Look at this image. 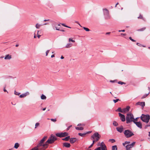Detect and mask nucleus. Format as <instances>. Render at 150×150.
<instances>
[{
  "label": "nucleus",
  "instance_id": "obj_23",
  "mask_svg": "<svg viewBox=\"0 0 150 150\" xmlns=\"http://www.w3.org/2000/svg\"><path fill=\"white\" fill-rule=\"evenodd\" d=\"M116 111H118L123 113L122 109V110L120 107H119L117 110H116Z\"/></svg>",
  "mask_w": 150,
  "mask_h": 150
},
{
  "label": "nucleus",
  "instance_id": "obj_2",
  "mask_svg": "<svg viewBox=\"0 0 150 150\" xmlns=\"http://www.w3.org/2000/svg\"><path fill=\"white\" fill-rule=\"evenodd\" d=\"M140 118L142 120L143 122L148 123L150 119V116L148 114L145 115L142 114Z\"/></svg>",
  "mask_w": 150,
  "mask_h": 150
},
{
  "label": "nucleus",
  "instance_id": "obj_17",
  "mask_svg": "<svg viewBox=\"0 0 150 150\" xmlns=\"http://www.w3.org/2000/svg\"><path fill=\"white\" fill-rule=\"evenodd\" d=\"M100 146L101 147L102 150H106V147L104 144H100Z\"/></svg>",
  "mask_w": 150,
  "mask_h": 150
},
{
  "label": "nucleus",
  "instance_id": "obj_41",
  "mask_svg": "<svg viewBox=\"0 0 150 150\" xmlns=\"http://www.w3.org/2000/svg\"><path fill=\"white\" fill-rule=\"evenodd\" d=\"M57 25L58 26H60V25L59 24H57V23H53L52 24V26L53 27H54L55 26H56V25Z\"/></svg>",
  "mask_w": 150,
  "mask_h": 150
},
{
  "label": "nucleus",
  "instance_id": "obj_43",
  "mask_svg": "<svg viewBox=\"0 0 150 150\" xmlns=\"http://www.w3.org/2000/svg\"><path fill=\"white\" fill-rule=\"evenodd\" d=\"M129 39L130 40H131L132 41V42H135V41H135V40H134V39H132V38L131 37H130L129 38Z\"/></svg>",
  "mask_w": 150,
  "mask_h": 150
},
{
  "label": "nucleus",
  "instance_id": "obj_22",
  "mask_svg": "<svg viewBox=\"0 0 150 150\" xmlns=\"http://www.w3.org/2000/svg\"><path fill=\"white\" fill-rule=\"evenodd\" d=\"M75 129L77 130H82L83 129V128L82 127H76Z\"/></svg>",
  "mask_w": 150,
  "mask_h": 150
},
{
  "label": "nucleus",
  "instance_id": "obj_7",
  "mask_svg": "<svg viewBox=\"0 0 150 150\" xmlns=\"http://www.w3.org/2000/svg\"><path fill=\"white\" fill-rule=\"evenodd\" d=\"M133 122L140 129L142 128V124L140 122H136L134 121H133Z\"/></svg>",
  "mask_w": 150,
  "mask_h": 150
},
{
  "label": "nucleus",
  "instance_id": "obj_59",
  "mask_svg": "<svg viewBox=\"0 0 150 150\" xmlns=\"http://www.w3.org/2000/svg\"><path fill=\"white\" fill-rule=\"evenodd\" d=\"M91 131H88V132L86 133H86V134H89V133H91Z\"/></svg>",
  "mask_w": 150,
  "mask_h": 150
},
{
  "label": "nucleus",
  "instance_id": "obj_48",
  "mask_svg": "<svg viewBox=\"0 0 150 150\" xmlns=\"http://www.w3.org/2000/svg\"><path fill=\"white\" fill-rule=\"evenodd\" d=\"M94 150H101V149L100 147H98L95 149Z\"/></svg>",
  "mask_w": 150,
  "mask_h": 150
},
{
  "label": "nucleus",
  "instance_id": "obj_5",
  "mask_svg": "<svg viewBox=\"0 0 150 150\" xmlns=\"http://www.w3.org/2000/svg\"><path fill=\"white\" fill-rule=\"evenodd\" d=\"M103 10L105 18L107 19H110V16L109 15V11L106 8H103Z\"/></svg>",
  "mask_w": 150,
  "mask_h": 150
},
{
  "label": "nucleus",
  "instance_id": "obj_49",
  "mask_svg": "<svg viewBox=\"0 0 150 150\" xmlns=\"http://www.w3.org/2000/svg\"><path fill=\"white\" fill-rule=\"evenodd\" d=\"M125 30H118V31L119 32H125Z\"/></svg>",
  "mask_w": 150,
  "mask_h": 150
},
{
  "label": "nucleus",
  "instance_id": "obj_16",
  "mask_svg": "<svg viewBox=\"0 0 150 150\" xmlns=\"http://www.w3.org/2000/svg\"><path fill=\"white\" fill-rule=\"evenodd\" d=\"M63 146H64L67 148H69L71 146V145L69 143L67 142L64 143L63 144Z\"/></svg>",
  "mask_w": 150,
  "mask_h": 150
},
{
  "label": "nucleus",
  "instance_id": "obj_10",
  "mask_svg": "<svg viewBox=\"0 0 150 150\" xmlns=\"http://www.w3.org/2000/svg\"><path fill=\"white\" fill-rule=\"evenodd\" d=\"M96 139L95 140L96 142L98 141L100 138L101 136L98 132H96V135H95Z\"/></svg>",
  "mask_w": 150,
  "mask_h": 150
},
{
  "label": "nucleus",
  "instance_id": "obj_31",
  "mask_svg": "<svg viewBox=\"0 0 150 150\" xmlns=\"http://www.w3.org/2000/svg\"><path fill=\"white\" fill-rule=\"evenodd\" d=\"M41 25H40L38 23H37L35 27L37 29H38L40 27Z\"/></svg>",
  "mask_w": 150,
  "mask_h": 150
},
{
  "label": "nucleus",
  "instance_id": "obj_12",
  "mask_svg": "<svg viewBox=\"0 0 150 150\" xmlns=\"http://www.w3.org/2000/svg\"><path fill=\"white\" fill-rule=\"evenodd\" d=\"M123 129V127L122 126H121L120 127H118L116 128L117 131L120 133H121L122 132Z\"/></svg>",
  "mask_w": 150,
  "mask_h": 150
},
{
  "label": "nucleus",
  "instance_id": "obj_38",
  "mask_svg": "<svg viewBox=\"0 0 150 150\" xmlns=\"http://www.w3.org/2000/svg\"><path fill=\"white\" fill-rule=\"evenodd\" d=\"M40 125L38 122L36 123L35 124V128H36Z\"/></svg>",
  "mask_w": 150,
  "mask_h": 150
},
{
  "label": "nucleus",
  "instance_id": "obj_21",
  "mask_svg": "<svg viewBox=\"0 0 150 150\" xmlns=\"http://www.w3.org/2000/svg\"><path fill=\"white\" fill-rule=\"evenodd\" d=\"M117 146L116 145L113 146L112 147V150H117Z\"/></svg>",
  "mask_w": 150,
  "mask_h": 150
},
{
  "label": "nucleus",
  "instance_id": "obj_13",
  "mask_svg": "<svg viewBox=\"0 0 150 150\" xmlns=\"http://www.w3.org/2000/svg\"><path fill=\"white\" fill-rule=\"evenodd\" d=\"M29 93L28 92H27L21 95L20 96V97L21 98H24L26 97L27 96L29 95Z\"/></svg>",
  "mask_w": 150,
  "mask_h": 150
},
{
  "label": "nucleus",
  "instance_id": "obj_45",
  "mask_svg": "<svg viewBox=\"0 0 150 150\" xmlns=\"http://www.w3.org/2000/svg\"><path fill=\"white\" fill-rule=\"evenodd\" d=\"M50 120L51 121L54 122H55L56 121V119H51Z\"/></svg>",
  "mask_w": 150,
  "mask_h": 150
},
{
  "label": "nucleus",
  "instance_id": "obj_3",
  "mask_svg": "<svg viewBox=\"0 0 150 150\" xmlns=\"http://www.w3.org/2000/svg\"><path fill=\"white\" fill-rule=\"evenodd\" d=\"M134 119V116L131 113L127 114L126 117V123L128 124L132 122H133L134 121L133 120Z\"/></svg>",
  "mask_w": 150,
  "mask_h": 150
},
{
  "label": "nucleus",
  "instance_id": "obj_8",
  "mask_svg": "<svg viewBox=\"0 0 150 150\" xmlns=\"http://www.w3.org/2000/svg\"><path fill=\"white\" fill-rule=\"evenodd\" d=\"M119 116L120 117L121 120L122 122H124L125 121V116L120 113H118Z\"/></svg>",
  "mask_w": 150,
  "mask_h": 150
},
{
  "label": "nucleus",
  "instance_id": "obj_44",
  "mask_svg": "<svg viewBox=\"0 0 150 150\" xmlns=\"http://www.w3.org/2000/svg\"><path fill=\"white\" fill-rule=\"evenodd\" d=\"M150 124L149 123V124H148L146 125L145 126L144 128L146 129V128H147L148 127H150Z\"/></svg>",
  "mask_w": 150,
  "mask_h": 150
},
{
  "label": "nucleus",
  "instance_id": "obj_62",
  "mask_svg": "<svg viewBox=\"0 0 150 150\" xmlns=\"http://www.w3.org/2000/svg\"><path fill=\"white\" fill-rule=\"evenodd\" d=\"M54 57V54H52L51 56V58H53V57Z\"/></svg>",
  "mask_w": 150,
  "mask_h": 150
},
{
  "label": "nucleus",
  "instance_id": "obj_46",
  "mask_svg": "<svg viewBox=\"0 0 150 150\" xmlns=\"http://www.w3.org/2000/svg\"><path fill=\"white\" fill-rule=\"evenodd\" d=\"M50 51L49 50H47L46 52V56H47L48 55V53Z\"/></svg>",
  "mask_w": 150,
  "mask_h": 150
},
{
  "label": "nucleus",
  "instance_id": "obj_27",
  "mask_svg": "<svg viewBox=\"0 0 150 150\" xmlns=\"http://www.w3.org/2000/svg\"><path fill=\"white\" fill-rule=\"evenodd\" d=\"M86 134V133H79L78 135L82 137H83L85 136V135Z\"/></svg>",
  "mask_w": 150,
  "mask_h": 150
},
{
  "label": "nucleus",
  "instance_id": "obj_32",
  "mask_svg": "<svg viewBox=\"0 0 150 150\" xmlns=\"http://www.w3.org/2000/svg\"><path fill=\"white\" fill-rule=\"evenodd\" d=\"M146 29V27H144L142 28L139 29L137 30L138 31H143Z\"/></svg>",
  "mask_w": 150,
  "mask_h": 150
},
{
  "label": "nucleus",
  "instance_id": "obj_40",
  "mask_svg": "<svg viewBox=\"0 0 150 150\" xmlns=\"http://www.w3.org/2000/svg\"><path fill=\"white\" fill-rule=\"evenodd\" d=\"M14 94H15L16 95H19V94H20V93H18V92H16V91H15Z\"/></svg>",
  "mask_w": 150,
  "mask_h": 150
},
{
  "label": "nucleus",
  "instance_id": "obj_14",
  "mask_svg": "<svg viewBox=\"0 0 150 150\" xmlns=\"http://www.w3.org/2000/svg\"><path fill=\"white\" fill-rule=\"evenodd\" d=\"M70 142L71 144L74 143L77 140V139L76 138H70Z\"/></svg>",
  "mask_w": 150,
  "mask_h": 150
},
{
  "label": "nucleus",
  "instance_id": "obj_24",
  "mask_svg": "<svg viewBox=\"0 0 150 150\" xmlns=\"http://www.w3.org/2000/svg\"><path fill=\"white\" fill-rule=\"evenodd\" d=\"M19 144L18 143H16L15 144V145L14 146V147L15 149H17L19 147Z\"/></svg>",
  "mask_w": 150,
  "mask_h": 150
},
{
  "label": "nucleus",
  "instance_id": "obj_33",
  "mask_svg": "<svg viewBox=\"0 0 150 150\" xmlns=\"http://www.w3.org/2000/svg\"><path fill=\"white\" fill-rule=\"evenodd\" d=\"M109 142H111L112 143H114L115 142V140L114 139H110L109 140Z\"/></svg>",
  "mask_w": 150,
  "mask_h": 150
},
{
  "label": "nucleus",
  "instance_id": "obj_42",
  "mask_svg": "<svg viewBox=\"0 0 150 150\" xmlns=\"http://www.w3.org/2000/svg\"><path fill=\"white\" fill-rule=\"evenodd\" d=\"M135 143V142H133L131 144H130L131 145V146H132V147H133V146H134V145Z\"/></svg>",
  "mask_w": 150,
  "mask_h": 150
},
{
  "label": "nucleus",
  "instance_id": "obj_55",
  "mask_svg": "<svg viewBox=\"0 0 150 150\" xmlns=\"http://www.w3.org/2000/svg\"><path fill=\"white\" fill-rule=\"evenodd\" d=\"M93 144H91V145L89 147H88V148L89 149V148H91L93 145Z\"/></svg>",
  "mask_w": 150,
  "mask_h": 150
},
{
  "label": "nucleus",
  "instance_id": "obj_15",
  "mask_svg": "<svg viewBox=\"0 0 150 150\" xmlns=\"http://www.w3.org/2000/svg\"><path fill=\"white\" fill-rule=\"evenodd\" d=\"M11 55L9 54H6L4 57V59L6 60H9L11 58Z\"/></svg>",
  "mask_w": 150,
  "mask_h": 150
},
{
  "label": "nucleus",
  "instance_id": "obj_11",
  "mask_svg": "<svg viewBox=\"0 0 150 150\" xmlns=\"http://www.w3.org/2000/svg\"><path fill=\"white\" fill-rule=\"evenodd\" d=\"M130 107L129 106H127L126 108H124L122 109L123 113H125L126 112H128L130 109Z\"/></svg>",
  "mask_w": 150,
  "mask_h": 150
},
{
  "label": "nucleus",
  "instance_id": "obj_47",
  "mask_svg": "<svg viewBox=\"0 0 150 150\" xmlns=\"http://www.w3.org/2000/svg\"><path fill=\"white\" fill-rule=\"evenodd\" d=\"M139 117H137L136 118L134 119L133 120H134V121H137V120L138 118H139Z\"/></svg>",
  "mask_w": 150,
  "mask_h": 150
},
{
  "label": "nucleus",
  "instance_id": "obj_25",
  "mask_svg": "<svg viewBox=\"0 0 150 150\" xmlns=\"http://www.w3.org/2000/svg\"><path fill=\"white\" fill-rule=\"evenodd\" d=\"M47 136H44L42 139L40 141H41V142H43V143L45 141V140L47 139Z\"/></svg>",
  "mask_w": 150,
  "mask_h": 150
},
{
  "label": "nucleus",
  "instance_id": "obj_26",
  "mask_svg": "<svg viewBox=\"0 0 150 150\" xmlns=\"http://www.w3.org/2000/svg\"><path fill=\"white\" fill-rule=\"evenodd\" d=\"M41 98L42 100H45L46 98V97L44 95L42 94L41 96Z\"/></svg>",
  "mask_w": 150,
  "mask_h": 150
},
{
  "label": "nucleus",
  "instance_id": "obj_60",
  "mask_svg": "<svg viewBox=\"0 0 150 150\" xmlns=\"http://www.w3.org/2000/svg\"><path fill=\"white\" fill-rule=\"evenodd\" d=\"M110 32H107L106 33V35H109V34H110Z\"/></svg>",
  "mask_w": 150,
  "mask_h": 150
},
{
  "label": "nucleus",
  "instance_id": "obj_20",
  "mask_svg": "<svg viewBox=\"0 0 150 150\" xmlns=\"http://www.w3.org/2000/svg\"><path fill=\"white\" fill-rule=\"evenodd\" d=\"M70 136H68L65 137V138H63L62 140L64 141H68L70 139Z\"/></svg>",
  "mask_w": 150,
  "mask_h": 150
},
{
  "label": "nucleus",
  "instance_id": "obj_50",
  "mask_svg": "<svg viewBox=\"0 0 150 150\" xmlns=\"http://www.w3.org/2000/svg\"><path fill=\"white\" fill-rule=\"evenodd\" d=\"M62 25H63V26H64V27H68V26L65 25V24H64V23L62 24Z\"/></svg>",
  "mask_w": 150,
  "mask_h": 150
},
{
  "label": "nucleus",
  "instance_id": "obj_4",
  "mask_svg": "<svg viewBox=\"0 0 150 150\" xmlns=\"http://www.w3.org/2000/svg\"><path fill=\"white\" fill-rule=\"evenodd\" d=\"M124 134L126 138L130 137L134 135L133 132L129 129L125 130L124 132Z\"/></svg>",
  "mask_w": 150,
  "mask_h": 150
},
{
  "label": "nucleus",
  "instance_id": "obj_56",
  "mask_svg": "<svg viewBox=\"0 0 150 150\" xmlns=\"http://www.w3.org/2000/svg\"><path fill=\"white\" fill-rule=\"evenodd\" d=\"M71 127V125L69 126L67 128V130H68Z\"/></svg>",
  "mask_w": 150,
  "mask_h": 150
},
{
  "label": "nucleus",
  "instance_id": "obj_1",
  "mask_svg": "<svg viewBox=\"0 0 150 150\" xmlns=\"http://www.w3.org/2000/svg\"><path fill=\"white\" fill-rule=\"evenodd\" d=\"M57 140V138L53 134H51L50 137L46 142L47 146H48V144H52Z\"/></svg>",
  "mask_w": 150,
  "mask_h": 150
},
{
  "label": "nucleus",
  "instance_id": "obj_9",
  "mask_svg": "<svg viewBox=\"0 0 150 150\" xmlns=\"http://www.w3.org/2000/svg\"><path fill=\"white\" fill-rule=\"evenodd\" d=\"M136 105H140L143 108L145 106V103L144 102H139L136 103Z\"/></svg>",
  "mask_w": 150,
  "mask_h": 150
},
{
  "label": "nucleus",
  "instance_id": "obj_63",
  "mask_svg": "<svg viewBox=\"0 0 150 150\" xmlns=\"http://www.w3.org/2000/svg\"><path fill=\"white\" fill-rule=\"evenodd\" d=\"M55 28H56V30H60L59 29V28H58L57 27H56Z\"/></svg>",
  "mask_w": 150,
  "mask_h": 150
},
{
  "label": "nucleus",
  "instance_id": "obj_29",
  "mask_svg": "<svg viewBox=\"0 0 150 150\" xmlns=\"http://www.w3.org/2000/svg\"><path fill=\"white\" fill-rule=\"evenodd\" d=\"M150 93V92H149L147 94H144V95L141 98L142 99H144V98H145L149 94V93Z\"/></svg>",
  "mask_w": 150,
  "mask_h": 150
},
{
  "label": "nucleus",
  "instance_id": "obj_58",
  "mask_svg": "<svg viewBox=\"0 0 150 150\" xmlns=\"http://www.w3.org/2000/svg\"><path fill=\"white\" fill-rule=\"evenodd\" d=\"M76 23H77L78 25H79L81 27L80 25V24H79V23L78 22V21H76Z\"/></svg>",
  "mask_w": 150,
  "mask_h": 150
},
{
  "label": "nucleus",
  "instance_id": "obj_30",
  "mask_svg": "<svg viewBox=\"0 0 150 150\" xmlns=\"http://www.w3.org/2000/svg\"><path fill=\"white\" fill-rule=\"evenodd\" d=\"M95 135H96V132L93 135L91 136V139H93V140L95 139L96 137H95Z\"/></svg>",
  "mask_w": 150,
  "mask_h": 150
},
{
  "label": "nucleus",
  "instance_id": "obj_37",
  "mask_svg": "<svg viewBox=\"0 0 150 150\" xmlns=\"http://www.w3.org/2000/svg\"><path fill=\"white\" fill-rule=\"evenodd\" d=\"M118 83L119 84H121V85H122L123 84H125V83L121 81H119L118 82Z\"/></svg>",
  "mask_w": 150,
  "mask_h": 150
},
{
  "label": "nucleus",
  "instance_id": "obj_28",
  "mask_svg": "<svg viewBox=\"0 0 150 150\" xmlns=\"http://www.w3.org/2000/svg\"><path fill=\"white\" fill-rule=\"evenodd\" d=\"M113 125L115 126H117L118 125V124L115 121H113Z\"/></svg>",
  "mask_w": 150,
  "mask_h": 150
},
{
  "label": "nucleus",
  "instance_id": "obj_61",
  "mask_svg": "<svg viewBox=\"0 0 150 150\" xmlns=\"http://www.w3.org/2000/svg\"><path fill=\"white\" fill-rule=\"evenodd\" d=\"M114 81H114V80H110V82H112V83H113V82H114Z\"/></svg>",
  "mask_w": 150,
  "mask_h": 150
},
{
  "label": "nucleus",
  "instance_id": "obj_18",
  "mask_svg": "<svg viewBox=\"0 0 150 150\" xmlns=\"http://www.w3.org/2000/svg\"><path fill=\"white\" fill-rule=\"evenodd\" d=\"M72 46V44L71 43H68L65 46V47L66 48H69Z\"/></svg>",
  "mask_w": 150,
  "mask_h": 150
},
{
  "label": "nucleus",
  "instance_id": "obj_6",
  "mask_svg": "<svg viewBox=\"0 0 150 150\" xmlns=\"http://www.w3.org/2000/svg\"><path fill=\"white\" fill-rule=\"evenodd\" d=\"M68 133L67 132L57 133L56 134V135L57 137L60 138L66 137L68 136Z\"/></svg>",
  "mask_w": 150,
  "mask_h": 150
},
{
  "label": "nucleus",
  "instance_id": "obj_64",
  "mask_svg": "<svg viewBox=\"0 0 150 150\" xmlns=\"http://www.w3.org/2000/svg\"><path fill=\"white\" fill-rule=\"evenodd\" d=\"M40 36H41V35H38V38H39Z\"/></svg>",
  "mask_w": 150,
  "mask_h": 150
},
{
  "label": "nucleus",
  "instance_id": "obj_51",
  "mask_svg": "<svg viewBox=\"0 0 150 150\" xmlns=\"http://www.w3.org/2000/svg\"><path fill=\"white\" fill-rule=\"evenodd\" d=\"M130 143V142H128V141H126L125 142V144H129Z\"/></svg>",
  "mask_w": 150,
  "mask_h": 150
},
{
  "label": "nucleus",
  "instance_id": "obj_19",
  "mask_svg": "<svg viewBox=\"0 0 150 150\" xmlns=\"http://www.w3.org/2000/svg\"><path fill=\"white\" fill-rule=\"evenodd\" d=\"M130 144L127 145L126 146V150H130V148H132Z\"/></svg>",
  "mask_w": 150,
  "mask_h": 150
},
{
  "label": "nucleus",
  "instance_id": "obj_57",
  "mask_svg": "<svg viewBox=\"0 0 150 150\" xmlns=\"http://www.w3.org/2000/svg\"><path fill=\"white\" fill-rule=\"evenodd\" d=\"M95 142H96V141H95V139L93 140V143H92V144H93Z\"/></svg>",
  "mask_w": 150,
  "mask_h": 150
},
{
  "label": "nucleus",
  "instance_id": "obj_34",
  "mask_svg": "<svg viewBox=\"0 0 150 150\" xmlns=\"http://www.w3.org/2000/svg\"><path fill=\"white\" fill-rule=\"evenodd\" d=\"M83 29L86 31H89L90 30L88 28L85 27H83Z\"/></svg>",
  "mask_w": 150,
  "mask_h": 150
},
{
  "label": "nucleus",
  "instance_id": "obj_54",
  "mask_svg": "<svg viewBox=\"0 0 150 150\" xmlns=\"http://www.w3.org/2000/svg\"><path fill=\"white\" fill-rule=\"evenodd\" d=\"M121 35L126 36V34H125V33H122L121 34Z\"/></svg>",
  "mask_w": 150,
  "mask_h": 150
},
{
  "label": "nucleus",
  "instance_id": "obj_52",
  "mask_svg": "<svg viewBox=\"0 0 150 150\" xmlns=\"http://www.w3.org/2000/svg\"><path fill=\"white\" fill-rule=\"evenodd\" d=\"M4 92H7L8 93V92L5 89V87L4 88Z\"/></svg>",
  "mask_w": 150,
  "mask_h": 150
},
{
  "label": "nucleus",
  "instance_id": "obj_36",
  "mask_svg": "<svg viewBox=\"0 0 150 150\" xmlns=\"http://www.w3.org/2000/svg\"><path fill=\"white\" fill-rule=\"evenodd\" d=\"M69 42H75V41L74 40H73L72 39V38H69Z\"/></svg>",
  "mask_w": 150,
  "mask_h": 150
},
{
  "label": "nucleus",
  "instance_id": "obj_53",
  "mask_svg": "<svg viewBox=\"0 0 150 150\" xmlns=\"http://www.w3.org/2000/svg\"><path fill=\"white\" fill-rule=\"evenodd\" d=\"M137 45L139 46H142L139 43H137Z\"/></svg>",
  "mask_w": 150,
  "mask_h": 150
},
{
  "label": "nucleus",
  "instance_id": "obj_35",
  "mask_svg": "<svg viewBox=\"0 0 150 150\" xmlns=\"http://www.w3.org/2000/svg\"><path fill=\"white\" fill-rule=\"evenodd\" d=\"M138 18L141 19H142L143 20H144V19L143 18L142 16L140 14L139 16L138 17Z\"/></svg>",
  "mask_w": 150,
  "mask_h": 150
},
{
  "label": "nucleus",
  "instance_id": "obj_39",
  "mask_svg": "<svg viewBox=\"0 0 150 150\" xmlns=\"http://www.w3.org/2000/svg\"><path fill=\"white\" fill-rule=\"evenodd\" d=\"M120 100H119V99H117L116 100H113V101L115 103H116L117 102H118V101Z\"/></svg>",
  "mask_w": 150,
  "mask_h": 150
}]
</instances>
